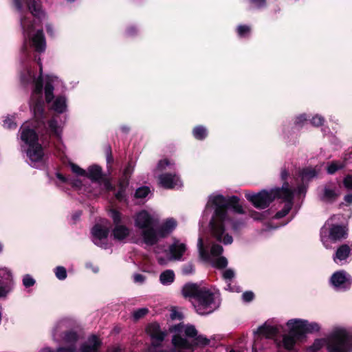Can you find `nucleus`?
Listing matches in <instances>:
<instances>
[{"label": "nucleus", "instance_id": "obj_36", "mask_svg": "<svg viewBox=\"0 0 352 352\" xmlns=\"http://www.w3.org/2000/svg\"><path fill=\"white\" fill-rule=\"evenodd\" d=\"M22 281L23 286L26 288L32 287L33 285H34L36 283L34 278L30 274H25V276H23Z\"/></svg>", "mask_w": 352, "mask_h": 352}, {"label": "nucleus", "instance_id": "obj_28", "mask_svg": "<svg viewBox=\"0 0 352 352\" xmlns=\"http://www.w3.org/2000/svg\"><path fill=\"white\" fill-rule=\"evenodd\" d=\"M175 279L173 271L167 270L163 272L160 276V280L162 285H168L171 284Z\"/></svg>", "mask_w": 352, "mask_h": 352}, {"label": "nucleus", "instance_id": "obj_9", "mask_svg": "<svg viewBox=\"0 0 352 352\" xmlns=\"http://www.w3.org/2000/svg\"><path fill=\"white\" fill-rule=\"evenodd\" d=\"M157 222L158 218L146 210H142L135 216V226L140 230L142 241L146 245H153L156 236L155 235V225Z\"/></svg>", "mask_w": 352, "mask_h": 352}, {"label": "nucleus", "instance_id": "obj_40", "mask_svg": "<svg viewBox=\"0 0 352 352\" xmlns=\"http://www.w3.org/2000/svg\"><path fill=\"white\" fill-rule=\"evenodd\" d=\"M109 215L111 218L113 219L114 226H116V224H121V214L119 212L115 210H111L109 211Z\"/></svg>", "mask_w": 352, "mask_h": 352}, {"label": "nucleus", "instance_id": "obj_35", "mask_svg": "<svg viewBox=\"0 0 352 352\" xmlns=\"http://www.w3.org/2000/svg\"><path fill=\"white\" fill-rule=\"evenodd\" d=\"M3 126L8 129H15L16 127V124L14 122V116H8L3 120Z\"/></svg>", "mask_w": 352, "mask_h": 352}, {"label": "nucleus", "instance_id": "obj_30", "mask_svg": "<svg viewBox=\"0 0 352 352\" xmlns=\"http://www.w3.org/2000/svg\"><path fill=\"white\" fill-rule=\"evenodd\" d=\"M86 176L93 180H98L101 177V168L97 165L90 166Z\"/></svg>", "mask_w": 352, "mask_h": 352}, {"label": "nucleus", "instance_id": "obj_58", "mask_svg": "<svg viewBox=\"0 0 352 352\" xmlns=\"http://www.w3.org/2000/svg\"><path fill=\"white\" fill-rule=\"evenodd\" d=\"M109 352H122V349L120 347H118V346H115V347H113L110 351Z\"/></svg>", "mask_w": 352, "mask_h": 352}, {"label": "nucleus", "instance_id": "obj_38", "mask_svg": "<svg viewBox=\"0 0 352 352\" xmlns=\"http://www.w3.org/2000/svg\"><path fill=\"white\" fill-rule=\"evenodd\" d=\"M238 35L241 37H245L250 33V28L248 25H239L237 28Z\"/></svg>", "mask_w": 352, "mask_h": 352}, {"label": "nucleus", "instance_id": "obj_57", "mask_svg": "<svg viewBox=\"0 0 352 352\" xmlns=\"http://www.w3.org/2000/svg\"><path fill=\"white\" fill-rule=\"evenodd\" d=\"M305 190H306V189H305V187L304 186H300L298 188V192L299 194H305Z\"/></svg>", "mask_w": 352, "mask_h": 352}, {"label": "nucleus", "instance_id": "obj_29", "mask_svg": "<svg viewBox=\"0 0 352 352\" xmlns=\"http://www.w3.org/2000/svg\"><path fill=\"white\" fill-rule=\"evenodd\" d=\"M47 131L50 135L59 138L61 133V126L58 124L56 118H53L49 121Z\"/></svg>", "mask_w": 352, "mask_h": 352}, {"label": "nucleus", "instance_id": "obj_14", "mask_svg": "<svg viewBox=\"0 0 352 352\" xmlns=\"http://www.w3.org/2000/svg\"><path fill=\"white\" fill-rule=\"evenodd\" d=\"M330 282L336 290L346 291L352 285V277L346 271L338 270L332 274Z\"/></svg>", "mask_w": 352, "mask_h": 352}, {"label": "nucleus", "instance_id": "obj_15", "mask_svg": "<svg viewBox=\"0 0 352 352\" xmlns=\"http://www.w3.org/2000/svg\"><path fill=\"white\" fill-rule=\"evenodd\" d=\"M13 278L10 270L0 267V298L6 297L12 289Z\"/></svg>", "mask_w": 352, "mask_h": 352}, {"label": "nucleus", "instance_id": "obj_61", "mask_svg": "<svg viewBox=\"0 0 352 352\" xmlns=\"http://www.w3.org/2000/svg\"><path fill=\"white\" fill-rule=\"evenodd\" d=\"M43 352H51V350L48 348H45L43 349ZM52 352H54V351H52Z\"/></svg>", "mask_w": 352, "mask_h": 352}, {"label": "nucleus", "instance_id": "obj_50", "mask_svg": "<svg viewBox=\"0 0 352 352\" xmlns=\"http://www.w3.org/2000/svg\"><path fill=\"white\" fill-rule=\"evenodd\" d=\"M65 323H66V322H65V321H60V322H58V323L56 324V327H55V329H54V337H56V335L58 334V333L59 330H60V329H63V327L65 326Z\"/></svg>", "mask_w": 352, "mask_h": 352}, {"label": "nucleus", "instance_id": "obj_51", "mask_svg": "<svg viewBox=\"0 0 352 352\" xmlns=\"http://www.w3.org/2000/svg\"><path fill=\"white\" fill-rule=\"evenodd\" d=\"M183 272L185 274H192L194 272V267L192 265L189 264L184 268Z\"/></svg>", "mask_w": 352, "mask_h": 352}, {"label": "nucleus", "instance_id": "obj_48", "mask_svg": "<svg viewBox=\"0 0 352 352\" xmlns=\"http://www.w3.org/2000/svg\"><path fill=\"white\" fill-rule=\"evenodd\" d=\"M133 280L136 283H143L145 280V277L142 274H135L133 275Z\"/></svg>", "mask_w": 352, "mask_h": 352}, {"label": "nucleus", "instance_id": "obj_2", "mask_svg": "<svg viewBox=\"0 0 352 352\" xmlns=\"http://www.w3.org/2000/svg\"><path fill=\"white\" fill-rule=\"evenodd\" d=\"M229 208L239 214L244 212L238 197L233 196L226 198L218 192H214L208 197L204 210V215H206L210 210H214L209 223V230L213 239L226 245L233 242L232 236L228 231V226L232 224L234 230L240 227L239 223L232 222L228 213Z\"/></svg>", "mask_w": 352, "mask_h": 352}, {"label": "nucleus", "instance_id": "obj_23", "mask_svg": "<svg viewBox=\"0 0 352 352\" xmlns=\"http://www.w3.org/2000/svg\"><path fill=\"white\" fill-rule=\"evenodd\" d=\"M113 238L118 241H124L130 234V230L122 224H116L112 230Z\"/></svg>", "mask_w": 352, "mask_h": 352}, {"label": "nucleus", "instance_id": "obj_24", "mask_svg": "<svg viewBox=\"0 0 352 352\" xmlns=\"http://www.w3.org/2000/svg\"><path fill=\"white\" fill-rule=\"evenodd\" d=\"M223 278L226 281L227 286L226 287V289L230 292H241V289L236 285L232 286V279L234 276V272L231 269H228L223 272L222 274Z\"/></svg>", "mask_w": 352, "mask_h": 352}, {"label": "nucleus", "instance_id": "obj_59", "mask_svg": "<svg viewBox=\"0 0 352 352\" xmlns=\"http://www.w3.org/2000/svg\"><path fill=\"white\" fill-rule=\"evenodd\" d=\"M287 175H288V173L285 170H283L281 171V177L283 180L287 178Z\"/></svg>", "mask_w": 352, "mask_h": 352}, {"label": "nucleus", "instance_id": "obj_42", "mask_svg": "<svg viewBox=\"0 0 352 352\" xmlns=\"http://www.w3.org/2000/svg\"><path fill=\"white\" fill-rule=\"evenodd\" d=\"M70 167L72 172L76 174L77 175L86 176L87 172L80 167H79L78 166H77L76 164H71Z\"/></svg>", "mask_w": 352, "mask_h": 352}, {"label": "nucleus", "instance_id": "obj_46", "mask_svg": "<svg viewBox=\"0 0 352 352\" xmlns=\"http://www.w3.org/2000/svg\"><path fill=\"white\" fill-rule=\"evenodd\" d=\"M254 294L252 292H245L242 295V299L244 302H248L253 300Z\"/></svg>", "mask_w": 352, "mask_h": 352}, {"label": "nucleus", "instance_id": "obj_17", "mask_svg": "<svg viewBox=\"0 0 352 352\" xmlns=\"http://www.w3.org/2000/svg\"><path fill=\"white\" fill-rule=\"evenodd\" d=\"M177 227V221L173 218L166 219L160 227L155 230V239L153 245L156 244L160 239L168 236Z\"/></svg>", "mask_w": 352, "mask_h": 352}, {"label": "nucleus", "instance_id": "obj_5", "mask_svg": "<svg viewBox=\"0 0 352 352\" xmlns=\"http://www.w3.org/2000/svg\"><path fill=\"white\" fill-rule=\"evenodd\" d=\"M327 346L328 352H348L352 349V338L342 327H336L328 338L316 339L307 352H317Z\"/></svg>", "mask_w": 352, "mask_h": 352}, {"label": "nucleus", "instance_id": "obj_20", "mask_svg": "<svg viewBox=\"0 0 352 352\" xmlns=\"http://www.w3.org/2000/svg\"><path fill=\"white\" fill-rule=\"evenodd\" d=\"M79 336L75 331H69L65 334L63 341L66 346L57 349V352H77L76 342Z\"/></svg>", "mask_w": 352, "mask_h": 352}, {"label": "nucleus", "instance_id": "obj_56", "mask_svg": "<svg viewBox=\"0 0 352 352\" xmlns=\"http://www.w3.org/2000/svg\"><path fill=\"white\" fill-rule=\"evenodd\" d=\"M46 30H47V33L51 35V36H53L54 35V32H53V28L51 26V25L48 24L46 25Z\"/></svg>", "mask_w": 352, "mask_h": 352}, {"label": "nucleus", "instance_id": "obj_31", "mask_svg": "<svg viewBox=\"0 0 352 352\" xmlns=\"http://www.w3.org/2000/svg\"><path fill=\"white\" fill-rule=\"evenodd\" d=\"M344 163L343 162L334 161L328 164L327 166V171L329 174H334L336 171L343 168L344 167Z\"/></svg>", "mask_w": 352, "mask_h": 352}, {"label": "nucleus", "instance_id": "obj_8", "mask_svg": "<svg viewBox=\"0 0 352 352\" xmlns=\"http://www.w3.org/2000/svg\"><path fill=\"white\" fill-rule=\"evenodd\" d=\"M197 248L199 257L209 261L212 266L217 268H223L227 266L228 261L224 256H219L223 248L221 245L210 242L199 236L197 241Z\"/></svg>", "mask_w": 352, "mask_h": 352}, {"label": "nucleus", "instance_id": "obj_64", "mask_svg": "<svg viewBox=\"0 0 352 352\" xmlns=\"http://www.w3.org/2000/svg\"><path fill=\"white\" fill-rule=\"evenodd\" d=\"M123 131H127V129L126 127H122Z\"/></svg>", "mask_w": 352, "mask_h": 352}, {"label": "nucleus", "instance_id": "obj_25", "mask_svg": "<svg viewBox=\"0 0 352 352\" xmlns=\"http://www.w3.org/2000/svg\"><path fill=\"white\" fill-rule=\"evenodd\" d=\"M202 287L196 284H186L182 289V294L184 297H191L192 300L196 298Z\"/></svg>", "mask_w": 352, "mask_h": 352}, {"label": "nucleus", "instance_id": "obj_1", "mask_svg": "<svg viewBox=\"0 0 352 352\" xmlns=\"http://www.w3.org/2000/svg\"><path fill=\"white\" fill-rule=\"evenodd\" d=\"M40 76L36 78L31 68H26L21 74V80L23 84L33 83L34 89L31 96L30 106L34 114V118L36 122L35 127H45V114L44 111V102L43 101V87L45 101L50 104V108L54 111L62 113L67 110V100L63 96H58L54 99V89L61 84L60 80L54 76H47L43 82L41 79L42 67L40 66Z\"/></svg>", "mask_w": 352, "mask_h": 352}, {"label": "nucleus", "instance_id": "obj_18", "mask_svg": "<svg viewBox=\"0 0 352 352\" xmlns=\"http://www.w3.org/2000/svg\"><path fill=\"white\" fill-rule=\"evenodd\" d=\"M352 257V249L348 244H342L338 247L333 255V261L335 263L342 265L349 263Z\"/></svg>", "mask_w": 352, "mask_h": 352}, {"label": "nucleus", "instance_id": "obj_62", "mask_svg": "<svg viewBox=\"0 0 352 352\" xmlns=\"http://www.w3.org/2000/svg\"><path fill=\"white\" fill-rule=\"evenodd\" d=\"M228 352H239L234 349H230V351H228Z\"/></svg>", "mask_w": 352, "mask_h": 352}, {"label": "nucleus", "instance_id": "obj_47", "mask_svg": "<svg viewBox=\"0 0 352 352\" xmlns=\"http://www.w3.org/2000/svg\"><path fill=\"white\" fill-rule=\"evenodd\" d=\"M170 318L172 320H175V319L181 320L182 318V315L175 308H173L171 310Z\"/></svg>", "mask_w": 352, "mask_h": 352}, {"label": "nucleus", "instance_id": "obj_22", "mask_svg": "<svg viewBox=\"0 0 352 352\" xmlns=\"http://www.w3.org/2000/svg\"><path fill=\"white\" fill-rule=\"evenodd\" d=\"M101 344L100 338L92 335L82 344L80 352H100Z\"/></svg>", "mask_w": 352, "mask_h": 352}, {"label": "nucleus", "instance_id": "obj_16", "mask_svg": "<svg viewBox=\"0 0 352 352\" xmlns=\"http://www.w3.org/2000/svg\"><path fill=\"white\" fill-rule=\"evenodd\" d=\"M109 227L96 224L91 230L92 241L98 246L105 248L107 244Z\"/></svg>", "mask_w": 352, "mask_h": 352}, {"label": "nucleus", "instance_id": "obj_4", "mask_svg": "<svg viewBox=\"0 0 352 352\" xmlns=\"http://www.w3.org/2000/svg\"><path fill=\"white\" fill-rule=\"evenodd\" d=\"M294 193L289 189V184L284 183L281 188H274L270 191L263 190L257 194L246 192L245 197L256 208L261 209L267 207L276 197L283 199L286 202L284 208L275 215L276 219H280L287 214L291 210Z\"/></svg>", "mask_w": 352, "mask_h": 352}, {"label": "nucleus", "instance_id": "obj_6", "mask_svg": "<svg viewBox=\"0 0 352 352\" xmlns=\"http://www.w3.org/2000/svg\"><path fill=\"white\" fill-rule=\"evenodd\" d=\"M21 139L24 142L22 147L29 159V164L32 167H38L43 163V151L42 146L38 142V136L34 127H30L29 122L21 126Z\"/></svg>", "mask_w": 352, "mask_h": 352}, {"label": "nucleus", "instance_id": "obj_53", "mask_svg": "<svg viewBox=\"0 0 352 352\" xmlns=\"http://www.w3.org/2000/svg\"><path fill=\"white\" fill-rule=\"evenodd\" d=\"M256 7L261 8L265 3V0H250Z\"/></svg>", "mask_w": 352, "mask_h": 352}, {"label": "nucleus", "instance_id": "obj_34", "mask_svg": "<svg viewBox=\"0 0 352 352\" xmlns=\"http://www.w3.org/2000/svg\"><path fill=\"white\" fill-rule=\"evenodd\" d=\"M151 192V190L147 186H142L136 190L135 197L137 198H144L148 195Z\"/></svg>", "mask_w": 352, "mask_h": 352}, {"label": "nucleus", "instance_id": "obj_33", "mask_svg": "<svg viewBox=\"0 0 352 352\" xmlns=\"http://www.w3.org/2000/svg\"><path fill=\"white\" fill-rule=\"evenodd\" d=\"M173 167L174 163L167 159H165L160 160L158 162L156 170L158 171H163L166 169H172Z\"/></svg>", "mask_w": 352, "mask_h": 352}, {"label": "nucleus", "instance_id": "obj_12", "mask_svg": "<svg viewBox=\"0 0 352 352\" xmlns=\"http://www.w3.org/2000/svg\"><path fill=\"white\" fill-rule=\"evenodd\" d=\"M340 195V188L333 182H327L318 188V199L324 203H333Z\"/></svg>", "mask_w": 352, "mask_h": 352}, {"label": "nucleus", "instance_id": "obj_10", "mask_svg": "<svg viewBox=\"0 0 352 352\" xmlns=\"http://www.w3.org/2000/svg\"><path fill=\"white\" fill-rule=\"evenodd\" d=\"M339 215L329 218L320 230V240L327 249H331L329 239L333 242L340 241L348 237L346 226L333 223L334 219L339 220Z\"/></svg>", "mask_w": 352, "mask_h": 352}, {"label": "nucleus", "instance_id": "obj_39", "mask_svg": "<svg viewBox=\"0 0 352 352\" xmlns=\"http://www.w3.org/2000/svg\"><path fill=\"white\" fill-rule=\"evenodd\" d=\"M109 215L111 218L113 219L114 226H116V224H121V214L119 212L115 210H111L109 211Z\"/></svg>", "mask_w": 352, "mask_h": 352}, {"label": "nucleus", "instance_id": "obj_7", "mask_svg": "<svg viewBox=\"0 0 352 352\" xmlns=\"http://www.w3.org/2000/svg\"><path fill=\"white\" fill-rule=\"evenodd\" d=\"M219 291L214 287H202L197 296L192 300L193 307L200 315L210 314L217 310L221 305Z\"/></svg>", "mask_w": 352, "mask_h": 352}, {"label": "nucleus", "instance_id": "obj_43", "mask_svg": "<svg viewBox=\"0 0 352 352\" xmlns=\"http://www.w3.org/2000/svg\"><path fill=\"white\" fill-rule=\"evenodd\" d=\"M343 186L347 190H352V175H347L344 177Z\"/></svg>", "mask_w": 352, "mask_h": 352}, {"label": "nucleus", "instance_id": "obj_63", "mask_svg": "<svg viewBox=\"0 0 352 352\" xmlns=\"http://www.w3.org/2000/svg\"><path fill=\"white\" fill-rule=\"evenodd\" d=\"M3 250V245L1 243H0V252L2 251Z\"/></svg>", "mask_w": 352, "mask_h": 352}, {"label": "nucleus", "instance_id": "obj_52", "mask_svg": "<svg viewBox=\"0 0 352 352\" xmlns=\"http://www.w3.org/2000/svg\"><path fill=\"white\" fill-rule=\"evenodd\" d=\"M250 217L254 220H261L263 219V214L256 212H252L250 213Z\"/></svg>", "mask_w": 352, "mask_h": 352}, {"label": "nucleus", "instance_id": "obj_54", "mask_svg": "<svg viewBox=\"0 0 352 352\" xmlns=\"http://www.w3.org/2000/svg\"><path fill=\"white\" fill-rule=\"evenodd\" d=\"M124 188L122 186L120 190L116 194V197L118 199H122L124 198Z\"/></svg>", "mask_w": 352, "mask_h": 352}, {"label": "nucleus", "instance_id": "obj_21", "mask_svg": "<svg viewBox=\"0 0 352 352\" xmlns=\"http://www.w3.org/2000/svg\"><path fill=\"white\" fill-rule=\"evenodd\" d=\"M280 331V326L272 324V321H267L259 327L256 333L266 338H273Z\"/></svg>", "mask_w": 352, "mask_h": 352}, {"label": "nucleus", "instance_id": "obj_32", "mask_svg": "<svg viewBox=\"0 0 352 352\" xmlns=\"http://www.w3.org/2000/svg\"><path fill=\"white\" fill-rule=\"evenodd\" d=\"M192 134L196 139L203 140L207 136L208 131L205 126H197L194 128Z\"/></svg>", "mask_w": 352, "mask_h": 352}, {"label": "nucleus", "instance_id": "obj_60", "mask_svg": "<svg viewBox=\"0 0 352 352\" xmlns=\"http://www.w3.org/2000/svg\"><path fill=\"white\" fill-rule=\"evenodd\" d=\"M57 177H58V179H60V180H62V181H65V178H64V177H63V176H62V175H61L60 174H59V173H58V174H57Z\"/></svg>", "mask_w": 352, "mask_h": 352}, {"label": "nucleus", "instance_id": "obj_55", "mask_svg": "<svg viewBox=\"0 0 352 352\" xmlns=\"http://www.w3.org/2000/svg\"><path fill=\"white\" fill-rule=\"evenodd\" d=\"M344 201L349 204H351L352 203V193L351 194H349V195H346L344 198Z\"/></svg>", "mask_w": 352, "mask_h": 352}, {"label": "nucleus", "instance_id": "obj_13", "mask_svg": "<svg viewBox=\"0 0 352 352\" xmlns=\"http://www.w3.org/2000/svg\"><path fill=\"white\" fill-rule=\"evenodd\" d=\"M287 325L292 333H300L301 336L305 333L318 332L320 329V326L317 322H309L302 319L289 320Z\"/></svg>", "mask_w": 352, "mask_h": 352}, {"label": "nucleus", "instance_id": "obj_49", "mask_svg": "<svg viewBox=\"0 0 352 352\" xmlns=\"http://www.w3.org/2000/svg\"><path fill=\"white\" fill-rule=\"evenodd\" d=\"M306 121L307 118L305 117V115H300L296 118L295 124L298 126H301Z\"/></svg>", "mask_w": 352, "mask_h": 352}, {"label": "nucleus", "instance_id": "obj_37", "mask_svg": "<svg viewBox=\"0 0 352 352\" xmlns=\"http://www.w3.org/2000/svg\"><path fill=\"white\" fill-rule=\"evenodd\" d=\"M55 274L58 279L65 280L67 277V271L65 267L58 266L55 269Z\"/></svg>", "mask_w": 352, "mask_h": 352}, {"label": "nucleus", "instance_id": "obj_45", "mask_svg": "<svg viewBox=\"0 0 352 352\" xmlns=\"http://www.w3.org/2000/svg\"><path fill=\"white\" fill-rule=\"evenodd\" d=\"M311 122L314 126H320L323 124L324 118L320 116L316 115L312 118Z\"/></svg>", "mask_w": 352, "mask_h": 352}, {"label": "nucleus", "instance_id": "obj_44", "mask_svg": "<svg viewBox=\"0 0 352 352\" xmlns=\"http://www.w3.org/2000/svg\"><path fill=\"white\" fill-rule=\"evenodd\" d=\"M96 184H100V186H102L106 191H110V190H113V188L111 182L107 179H104V180H103L99 183H96Z\"/></svg>", "mask_w": 352, "mask_h": 352}, {"label": "nucleus", "instance_id": "obj_27", "mask_svg": "<svg viewBox=\"0 0 352 352\" xmlns=\"http://www.w3.org/2000/svg\"><path fill=\"white\" fill-rule=\"evenodd\" d=\"M318 173L319 170H316V168H306L300 172V177L304 182L316 177L318 175Z\"/></svg>", "mask_w": 352, "mask_h": 352}, {"label": "nucleus", "instance_id": "obj_11", "mask_svg": "<svg viewBox=\"0 0 352 352\" xmlns=\"http://www.w3.org/2000/svg\"><path fill=\"white\" fill-rule=\"evenodd\" d=\"M161 248L157 247L155 252L157 254L158 263L160 265H166L170 261L173 260H181L184 253L186 250V245L185 243H181L180 241L175 240L172 245L169 246L168 251H166V256L164 258L160 255Z\"/></svg>", "mask_w": 352, "mask_h": 352}, {"label": "nucleus", "instance_id": "obj_3", "mask_svg": "<svg viewBox=\"0 0 352 352\" xmlns=\"http://www.w3.org/2000/svg\"><path fill=\"white\" fill-rule=\"evenodd\" d=\"M19 14L20 22L24 36V43L35 51L43 52L46 43L43 35L41 20L45 14L40 5L34 0H13Z\"/></svg>", "mask_w": 352, "mask_h": 352}, {"label": "nucleus", "instance_id": "obj_19", "mask_svg": "<svg viewBox=\"0 0 352 352\" xmlns=\"http://www.w3.org/2000/svg\"><path fill=\"white\" fill-rule=\"evenodd\" d=\"M159 184L167 189L179 188L182 186V182L176 174L164 173L159 176Z\"/></svg>", "mask_w": 352, "mask_h": 352}, {"label": "nucleus", "instance_id": "obj_41", "mask_svg": "<svg viewBox=\"0 0 352 352\" xmlns=\"http://www.w3.org/2000/svg\"><path fill=\"white\" fill-rule=\"evenodd\" d=\"M148 313V309L147 308H140L133 312V316L135 320H139L146 316Z\"/></svg>", "mask_w": 352, "mask_h": 352}, {"label": "nucleus", "instance_id": "obj_26", "mask_svg": "<svg viewBox=\"0 0 352 352\" xmlns=\"http://www.w3.org/2000/svg\"><path fill=\"white\" fill-rule=\"evenodd\" d=\"M289 329V334L285 335L283 338V346L285 349L290 350L293 349L296 340L301 336L300 333H292Z\"/></svg>", "mask_w": 352, "mask_h": 352}]
</instances>
